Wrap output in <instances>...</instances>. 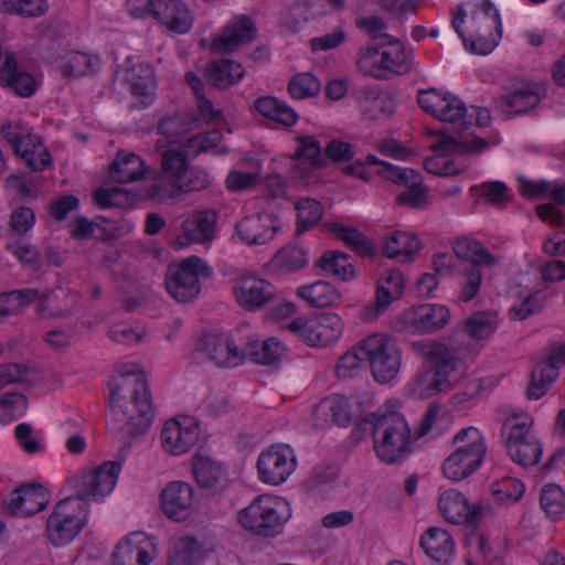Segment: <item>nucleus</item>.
<instances>
[{"label":"nucleus","instance_id":"1","mask_svg":"<svg viewBox=\"0 0 565 565\" xmlns=\"http://www.w3.org/2000/svg\"><path fill=\"white\" fill-rule=\"evenodd\" d=\"M120 463L108 461L81 473L75 479V497L61 500L46 521V534L54 546L72 542L85 523L83 501L110 493L120 471Z\"/></svg>","mask_w":565,"mask_h":565},{"label":"nucleus","instance_id":"2","mask_svg":"<svg viewBox=\"0 0 565 565\" xmlns=\"http://www.w3.org/2000/svg\"><path fill=\"white\" fill-rule=\"evenodd\" d=\"M108 427L122 438L145 435L156 417L152 396L143 373L122 374L113 380Z\"/></svg>","mask_w":565,"mask_h":565},{"label":"nucleus","instance_id":"3","mask_svg":"<svg viewBox=\"0 0 565 565\" xmlns=\"http://www.w3.org/2000/svg\"><path fill=\"white\" fill-rule=\"evenodd\" d=\"M412 347L429 365L417 380L419 394L430 397L449 390L457 381V371L463 366L461 350L437 340L415 341Z\"/></svg>","mask_w":565,"mask_h":565},{"label":"nucleus","instance_id":"4","mask_svg":"<svg viewBox=\"0 0 565 565\" xmlns=\"http://www.w3.org/2000/svg\"><path fill=\"white\" fill-rule=\"evenodd\" d=\"M372 431L379 458L393 463L411 452V428L397 412H377L367 415L363 429Z\"/></svg>","mask_w":565,"mask_h":565},{"label":"nucleus","instance_id":"5","mask_svg":"<svg viewBox=\"0 0 565 565\" xmlns=\"http://www.w3.org/2000/svg\"><path fill=\"white\" fill-rule=\"evenodd\" d=\"M457 448L443 465L444 475L460 481L471 476L481 465L487 452L486 441L475 427L462 428L454 438Z\"/></svg>","mask_w":565,"mask_h":565},{"label":"nucleus","instance_id":"6","mask_svg":"<svg viewBox=\"0 0 565 565\" xmlns=\"http://www.w3.org/2000/svg\"><path fill=\"white\" fill-rule=\"evenodd\" d=\"M361 353L369 362L374 379L391 382L401 367V351L385 334H372L361 342Z\"/></svg>","mask_w":565,"mask_h":565},{"label":"nucleus","instance_id":"7","mask_svg":"<svg viewBox=\"0 0 565 565\" xmlns=\"http://www.w3.org/2000/svg\"><path fill=\"white\" fill-rule=\"evenodd\" d=\"M212 269L198 256H190L179 266L169 267L166 289L179 302L193 300L201 290L199 277H210Z\"/></svg>","mask_w":565,"mask_h":565},{"label":"nucleus","instance_id":"8","mask_svg":"<svg viewBox=\"0 0 565 565\" xmlns=\"http://www.w3.org/2000/svg\"><path fill=\"white\" fill-rule=\"evenodd\" d=\"M281 502L271 495L257 497L238 513L239 523L247 530L263 536L281 532L286 518L279 513Z\"/></svg>","mask_w":565,"mask_h":565},{"label":"nucleus","instance_id":"9","mask_svg":"<svg viewBox=\"0 0 565 565\" xmlns=\"http://www.w3.org/2000/svg\"><path fill=\"white\" fill-rule=\"evenodd\" d=\"M199 424L191 417H178L166 422L161 430L163 449L180 456L188 452L199 440Z\"/></svg>","mask_w":565,"mask_h":565},{"label":"nucleus","instance_id":"10","mask_svg":"<svg viewBox=\"0 0 565 565\" xmlns=\"http://www.w3.org/2000/svg\"><path fill=\"white\" fill-rule=\"evenodd\" d=\"M296 467V459L287 446H271L260 454L257 461L259 478L263 482L278 486L287 480Z\"/></svg>","mask_w":565,"mask_h":565},{"label":"nucleus","instance_id":"11","mask_svg":"<svg viewBox=\"0 0 565 565\" xmlns=\"http://www.w3.org/2000/svg\"><path fill=\"white\" fill-rule=\"evenodd\" d=\"M449 310L440 305H420L406 310L401 318L405 330L426 334L443 329L449 321Z\"/></svg>","mask_w":565,"mask_h":565},{"label":"nucleus","instance_id":"12","mask_svg":"<svg viewBox=\"0 0 565 565\" xmlns=\"http://www.w3.org/2000/svg\"><path fill=\"white\" fill-rule=\"evenodd\" d=\"M276 295L275 287L267 280L255 276H242L236 279L234 296L246 311H256L268 305Z\"/></svg>","mask_w":565,"mask_h":565},{"label":"nucleus","instance_id":"13","mask_svg":"<svg viewBox=\"0 0 565 565\" xmlns=\"http://www.w3.org/2000/svg\"><path fill=\"white\" fill-rule=\"evenodd\" d=\"M565 364V343L553 348L546 360L539 363L531 373L526 396L530 399L543 397L558 377V366Z\"/></svg>","mask_w":565,"mask_h":565},{"label":"nucleus","instance_id":"14","mask_svg":"<svg viewBox=\"0 0 565 565\" xmlns=\"http://www.w3.org/2000/svg\"><path fill=\"white\" fill-rule=\"evenodd\" d=\"M279 218L268 212L246 216L236 224L239 238L248 245H264L270 242L280 230Z\"/></svg>","mask_w":565,"mask_h":565},{"label":"nucleus","instance_id":"15","mask_svg":"<svg viewBox=\"0 0 565 565\" xmlns=\"http://www.w3.org/2000/svg\"><path fill=\"white\" fill-rule=\"evenodd\" d=\"M193 488L184 481H172L166 486L160 495L163 513L173 520H185L193 508Z\"/></svg>","mask_w":565,"mask_h":565},{"label":"nucleus","instance_id":"16","mask_svg":"<svg viewBox=\"0 0 565 565\" xmlns=\"http://www.w3.org/2000/svg\"><path fill=\"white\" fill-rule=\"evenodd\" d=\"M49 501V491L42 484H23L11 493L8 510L13 515H32L42 511Z\"/></svg>","mask_w":565,"mask_h":565},{"label":"nucleus","instance_id":"17","mask_svg":"<svg viewBox=\"0 0 565 565\" xmlns=\"http://www.w3.org/2000/svg\"><path fill=\"white\" fill-rule=\"evenodd\" d=\"M438 508L445 520L454 524L473 525L481 512L480 505L470 508L465 495L456 490L445 491L439 498Z\"/></svg>","mask_w":565,"mask_h":565},{"label":"nucleus","instance_id":"18","mask_svg":"<svg viewBox=\"0 0 565 565\" xmlns=\"http://www.w3.org/2000/svg\"><path fill=\"white\" fill-rule=\"evenodd\" d=\"M404 290V279L399 270H386L379 279L376 297L373 305L365 308L364 316L374 320L388 308L393 300L398 299Z\"/></svg>","mask_w":565,"mask_h":565},{"label":"nucleus","instance_id":"19","mask_svg":"<svg viewBox=\"0 0 565 565\" xmlns=\"http://www.w3.org/2000/svg\"><path fill=\"white\" fill-rule=\"evenodd\" d=\"M256 34L255 25L245 15L235 19L227 25L223 33L213 41L212 50L220 53H228L237 46L250 42Z\"/></svg>","mask_w":565,"mask_h":565},{"label":"nucleus","instance_id":"20","mask_svg":"<svg viewBox=\"0 0 565 565\" xmlns=\"http://www.w3.org/2000/svg\"><path fill=\"white\" fill-rule=\"evenodd\" d=\"M150 542L141 533L129 535L113 553L114 565H148Z\"/></svg>","mask_w":565,"mask_h":565},{"label":"nucleus","instance_id":"21","mask_svg":"<svg viewBox=\"0 0 565 565\" xmlns=\"http://www.w3.org/2000/svg\"><path fill=\"white\" fill-rule=\"evenodd\" d=\"M343 323L335 313H323L310 320L308 326L307 344L311 347H327L339 339Z\"/></svg>","mask_w":565,"mask_h":565},{"label":"nucleus","instance_id":"22","mask_svg":"<svg viewBox=\"0 0 565 565\" xmlns=\"http://www.w3.org/2000/svg\"><path fill=\"white\" fill-rule=\"evenodd\" d=\"M202 350L217 366H236L243 360L238 348L224 335L206 337L203 340Z\"/></svg>","mask_w":565,"mask_h":565},{"label":"nucleus","instance_id":"23","mask_svg":"<svg viewBox=\"0 0 565 565\" xmlns=\"http://www.w3.org/2000/svg\"><path fill=\"white\" fill-rule=\"evenodd\" d=\"M245 75V68L233 60L213 61L205 67V77L215 88L225 89L238 83Z\"/></svg>","mask_w":565,"mask_h":565},{"label":"nucleus","instance_id":"24","mask_svg":"<svg viewBox=\"0 0 565 565\" xmlns=\"http://www.w3.org/2000/svg\"><path fill=\"white\" fill-rule=\"evenodd\" d=\"M0 83L11 87L22 97H29L35 90L34 78L29 73L18 70L17 60L10 52L6 53L4 63L0 70Z\"/></svg>","mask_w":565,"mask_h":565},{"label":"nucleus","instance_id":"25","mask_svg":"<svg viewBox=\"0 0 565 565\" xmlns=\"http://www.w3.org/2000/svg\"><path fill=\"white\" fill-rule=\"evenodd\" d=\"M420 546L425 553L439 563H448L455 548L450 534L440 527H429L420 539Z\"/></svg>","mask_w":565,"mask_h":565},{"label":"nucleus","instance_id":"26","mask_svg":"<svg viewBox=\"0 0 565 565\" xmlns=\"http://www.w3.org/2000/svg\"><path fill=\"white\" fill-rule=\"evenodd\" d=\"M110 177L119 183H129L140 180L145 172V163L134 152H119L110 166Z\"/></svg>","mask_w":565,"mask_h":565},{"label":"nucleus","instance_id":"27","mask_svg":"<svg viewBox=\"0 0 565 565\" xmlns=\"http://www.w3.org/2000/svg\"><path fill=\"white\" fill-rule=\"evenodd\" d=\"M125 81L135 96L151 97L154 86L153 70L148 64H132L124 70Z\"/></svg>","mask_w":565,"mask_h":565},{"label":"nucleus","instance_id":"28","mask_svg":"<svg viewBox=\"0 0 565 565\" xmlns=\"http://www.w3.org/2000/svg\"><path fill=\"white\" fill-rule=\"evenodd\" d=\"M454 253L460 259L470 262L469 265H486L494 267L498 258L491 255L484 246L471 238H459L454 243Z\"/></svg>","mask_w":565,"mask_h":565},{"label":"nucleus","instance_id":"29","mask_svg":"<svg viewBox=\"0 0 565 565\" xmlns=\"http://www.w3.org/2000/svg\"><path fill=\"white\" fill-rule=\"evenodd\" d=\"M192 469L198 484L204 489L215 487L222 476V466L210 456L196 452L192 459Z\"/></svg>","mask_w":565,"mask_h":565},{"label":"nucleus","instance_id":"30","mask_svg":"<svg viewBox=\"0 0 565 565\" xmlns=\"http://www.w3.org/2000/svg\"><path fill=\"white\" fill-rule=\"evenodd\" d=\"M298 295L310 306L318 308L330 307L340 299L338 290L322 280L298 288Z\"/></svg>","mask_w":565,"mask_h":565},{"label":"nucleus","instance_id":"31","mask_svg":"<svg viewBox=\"0 0 565 565\" xmlns=\"http://www.w3.org/2000/svg\"><path fill=\"white\" fill-rule=\"evenodd\" d=\"M254 105L263 116L281 125L292 126L298 120V115L292 108L274 97H259Z\"/></svg>","mask_w":565,"mask_h":565},{"label":"nucleus","instance_id":"32","mask_svg":"<svg viewBox=\"0 0 565 565\" xmlns=\"http://www.w3.org/2000/svg\"><path fill=\"white\" fill-rule=\"evenodd\" d=\"M215 214L207 211L199 212L182 223L184 235L196 242L209 241L214 235Z\"/></svg>","mask_w":565,"mask_h":565},{"label":"nucleus","instance_id":"33","mask_svg":"<svg viewBox=\"0 0 565 565\" xmlns=\"http://www.w3.org/2000/svg\"><path fill=\"white\" fill-rule=\"evenodd\" d=\"M316 267L341 280H347L354 275L349 255L338 250L326 252L317 262Z\"/></svg>","mask_w":565,"mask_h":565},{"label":"nucleus","instance_id":"34","mask_svg":"<svg viewBox=\"0 0 565 565\" xmlns=\"http://www.w3.org/2000/svg\"><path fill=\"white\" fill-rule=\"evenodd\" d=\"M316 415L318 418L338 425H345L351 419L349 403L341 396H333L321 401L316 407Z\"/></svg>","mask_w":565,"mask_h":565},{"label":"nucleus","instance_id":"35","mask_svg":"<svg viewBox=\"0 0 565 565\" xmlns=\"http://www.w3.org/2000/svg\"><path fill=\"white\" fill-rule=\"evenodd\" d=\"M330 228L339 239L343 241L347 246L360 256L371 257L373 255L372 242L359 230L339 223H333Z\"/></svg>","mask_w":565,"mask_h":565},{"label":"nucleus","instance_id":"36","mask_svg":"<svg viewBox=\"0 0 565 565\" xmlns=\"http://www.w3.org/2000/svg\"><path fill=\"white\" fill-rule=\"evenodd\" d=\"M382 51L384 74H404L411 70L409 55L398 40L390 39L388 44L383 46Z\"/></svg>","mask_w":565,"mask_h":565},{"label":"nucleus","instance_id":"37","mask_svg":"<svg viewBox=\"0 0 565 565\" xmlns=\"http://www.w3.org/2000/svg\"><path fill=\"white\" fill-rule=\"evenodd\" d=\"M533 419L530 416H511L507 418L502 426V433L507 434L505 446L508 450L512 449L516 445L526 441L531 438V428Z\"/></svg>","mask_w":565,"mask_h":565},{"label":"nucleus","instance_id":"38","mask_svg":"<svg viewBox=\"0 0 565 565\" xmlns=\"http://www.w3.org/2000/svg\"><path fill=\"white\" fill-rule=\"evenodd\" d=\"M419 249V239L414 234L396 231L385 238L384 254L394 258L404 255L408 258Z\"/></svg>","mask_w":565,"mask_h":565},{"label":"nucleus","instance_id":"39","mask_svg":"<svg viewBox=\"0 0 565 565\" xmlns=\"http://www.w3.org/2000/svg\"><path fill=\"white\" fill-rule=\"evenodd\" d=\"M276 268L291 273L303 268L308 264L306 250L297 245H288L282 247L273 259Z\"/></svg>","mask_w":565,"mask_h":565},{"label":"nucleus","instance_id":"40","mask_svg":"<svg viewBox=\"0 0 565 565\" xmlns=\"http://www.w3.org/2000/svg\"><path fill=\"white\" fill-rule=\"evenodd\" d=\"M489 146V142L479 137H473L471 140L458 141L451 136L441 135L433 147L444 153H466V152H481Z\"/></svg>","mask_w":565,"mask_h":565},{"label":"nucleus","instance_id":"41","mask_svg":"<svg viewBox=\"0 0 565 565\" xmlns=\"http://www.w3.org/2000/svg\"><path fill=\"white\" fill-rule=\"evenodd\" d=\"M296 210L298 212V233L303 232L315 226L323 215V207L320 202L302 198L296 202Z\"/></svg>","mask_w":565,"mask_h":565},{"label":"nucleus","instance_id":"42","mask_svg":"<svg viewBox=\"0 0 565 565\" xmlns=\"http://www.w3.org/2000/svg\"><path fill=\"white\" fill-rule=\"evenodd\" d=\"M186 152L180 149H168L161 154L162 173L177 182L188 169Z\"/></svg>","mask_w":565,"mask_h":565},{"label":"nucleus","instance_id":"43","mask_svg":"<svg viewBox=\"0 0 565 565\" xmlns=\"http://www.w3.org/2000/svg\"><path fill=\"white\" fill-rule=\"evenodd\" d=\"M540 103L537 93L531 89L515 90L503 98V107L508 114H522Z\"/></svg>","mask_w":565,"mask_h":565},{"label":"nucleus","instance_id":"44","mask_svg":"<svg viewBox=\"0 0 565 565\" xmlns=\"http://www.w3.org/2000/svg\"><path fill=\"white\" fill-rule=\"evenodd\" d=\"M202 555L201 544L193 537H184L175 544L170 563L173 565H192Z\"/></svg>","mask_w":565,"mask_h":565},{"label":"nucleus","instance_id":"45","mask_svg":"<svg viewBox=\"0 0 565 565\" xmlns=\"http://www.w3.org/2000/svg\"><path fill=\"white\" fill-rule=\"evenodd\" d=\"M321 84L319 79L311 73L297 74L288 84V92L297 99L315 97L319 94Z\"/></svg>","mask_w":565,"mask_h":565},{"label":"nucleus","instance_id":"46","mask_svg":"<svg viewBox=\"0 0 565 565\" xmlns=\"http://www.w3.org/2000/svg\"><path fill=\"white\" fill-rule=\"evenodd\" d=\"M360 72L379 79H385L383 71V51L377 47H365L356 62Z\"/></svg>","mask_w":565,"mask_h":565},{"label":"nucleus","instance_id":"47","mask_svg":"<svg viewBox=\"0 0 565 565\" xmlns=\"http://www.w3.org/2000/svg\"><path fill=\"white\" fill-rule=\"evenodd\" d=\"M482 282L480 266L466 265L461 270L459 300L468 302L479 292Z\"/></svg>","mask_w":565,"mask_h":565},{"label":"nucleus","instance_id":"48","mask_svg":"<svg viewBox=\"0 0 565 565\" xmlns=\"http://www.w3.org/2000/svg\"><path fill=\"white\" fill-rule=\"evenodd\" d=\"M298 148L294 154L295 159H305L313 167H322L326 164V158L317 139L312 136H298L296 138Z\"/></svg>","mask_w":565,"mask_h":565},{"label":"nucleus","instance_id":"49","mask_svg":"<svg viewBox=\"0 0 565 565\" xmlns=\"http://www.w3.org/2000/svg\"><path fill=\"white\" fill-rule=\"evenodd\" d=\"M540 501L545 513L552 519H556L565 510V493L557 484L545 486L542 489Z\"/></svg>","mask_w":565,"mask_h":565},{"label":"nucleus","instance_id":"50","mask_svg":"<svg viewBox=\"0 0 565 565\" xmlns=\"http://www.w3.org/2000/svg\"><path fill=\"white\" fill-rule=\"evenodd\" d=\"M509 454L513 461L523 467L535 466L541 459L542 447L535 438H531L510 449Z\"/></svg>","mask_w":565,"mask_h":565},{"label":"nucleus","instance_id":"51","mask_svg":"<svg viewBox=\"0 0 565 565\" xmlns=\"http://www.w3.org/2000/svg\"><path fill=\"white\" fill-rule=\"evenodd\" d=\"M282 352L280 343L274 339H268L262 343L250 345L247 355L253 362L259 364H271L276 362Z\"/></svg>","mask_w":565,"mask_h":565},{"label":"nucleus","instance_id":"52","mask_svg":"<svg viewBox=\"0 0 565 565\" xmlns=\"http://www.w3.org/2000/svg\"><path fill=\"white\" fill-rule=\"evenodd\" d=\"M4 10L9 13L23 17H39L46 11L45 0H1Z\"/></svg>","mask_w":565,"mask_h":565},{"label":"nucleus","instance_id":"53","mask_svg":"<svg viewBox=\"0 0 565 565\" xmlns=\"http://www.w3.org/2000/svg\"><path fill=\"white\" fill-rule=\"evenodd\" d=\"M6 249L14 255L21 263L31 266L33 269L41 267V254L32 244L19 239L14 243L7 244Z\"/></svg>","mask_w":565,"mask_h":565},{"label":"nucleus","instance_id":"54","mask_svg":"<svg viewBox=\"0 0 565 565\" xmlns=\"http://www.w3.org/2000/svg\"><path fill=\"white\" fill-rule=\"evenodd\" d=\"M363 361H366L361 353V344L344 353L338 361L335 372L340 379L353 377L360 370Z\"/></svg>","mask_w":565,"mask_h":565},{"label":"nucleus","instance_id":"55","mask_svg":"<svg viewBox=\"0 0 565 565\" xmlns=\"http://www.w3.org/2000/svg\"><path fill=\"white\" fill-rule=\"evenodd\" d=\"M494 322L484 312L475 313L466 321L467 333L477 340L487 339L494 332Z\"/></svg>","mask_w":565,"mask_h":565},{"label":"nucleus","instance_id":"56","mask_svg":"<svg viewBox=\"0 0 565 565\" xmlns=\"http://www.w3.org/2000/svg\"><path fill=\"white\" fill-rule=\"evenodd\" d=\"M524 490V484L521 481L507 478L492 486V495L500 503L505 500L515 502L522 498Z\"/></svg>","mask_w":565,"mask_h":565},{"label":"nucleus","instance_id":"57","mask_svg":"<svg viewBox=\"0 0 565 565\" xmlns=\"http://www.w3.org/2000/svg\"><path fill=\"white\" fill-rule=\"evenodd\" d=\"M467 114V107L461 99L451 94H447L444 106L441 107L437 119L445 122H460L463 121Z\"/></svg>","mask_w":565,"mask_h":565},{"label":"nucleus","instance_id":"58","mask_svg":"<svg viewBox=\"0 0 565 565\" xmlns=\"http://www.w3.org/2000/svg\"><path fill=\"white\" fill-rule=\"evenodd\" d=\"M28 397L19 392H9L0 396V407L6 412L0 420H11L14 412L24 413L28 409Z\"/></svg>","mask_w":565,"mask_h":565},{"label":"nucleus","instance_id":"59","mask_svg":"<svg viewBox=\"0 0 565 565\" xmlns=\"http://www.w3.org/2000/svg\"><path fill=\"white\" fill-rule=\"evenodd\" d=\"M478 189L489 204L502 207L509 202L508 186L501 181L483 182Z\"/></svg>","mask_w":565,"mask_h":565},{"label":"nucleus","instance_id":"60","mask_svg":"<svg viewBox=\"0 0 565 565\" xmlns=\"http://www.w3.org/2000/svg\"><path fill=\"white\" fill-rule=\"evenodd\" d=\"M178 189L181 193L201 191L210 185L207 174L202 170L186 169L181 180H178Z\"/></svg>","mask_w":565,"mask_h":565},{"label":"nucleus","instance_id":"61","mask_svg":"<svg viewBox=\"0 0 565 565\" xmlns=\"http://www.w3.org/2000/svg\"><path fill=\"white\" fill-rule=\"evenodd\" d=\"M147 195L151 199H172L181 194L178 182L168 179L163 173L153 180L147 189Z\"/></svg>","mask_w":565,"mask_h":565},{"label":"nucleus","instance_id":"62","mask_svg":"<svg viewBox=\"0 0 565 565\" xmlns=\"http://www.w3.org/2000/svg\"><path fill=\"white\" fill-rule=\"evenodd\" d=\"M90 57L81 52H74L66 56L60 66L65 76H83L90 70Z\"/></svg>","mask_w":565,"mask_h":565},{"label":"nucleus","instance_id":"63","mask_svg":"<svg viewBox=\"0 0 565 565\" xmlns=\"http://www.w3.org/2000/svg\"><path fill=\"white\" fill-rule=\"evenodd\" d=\"M34 221L35 215L30 207L19 206L12 212L9 226L15 235H24L31 230Z\"/></svg>","mask_w":565,"mask_h":565},{"label":"nucleus","instance_id":"64","mask_svg":"<svg viewBox=\"0 0 565 565\" xmlns=\"http://www.w3.org/2000/svg\"><path fill=\"white\" fill-rule=\"evenodd\" d=\"M222 131L213 129L211 131L198 134L196 136L189 138L186 141V148L189 150L193 149L198 154L216 147L222 141Z\"/></svg>","mask_w":565,"mask_h":565}]
</instances>
